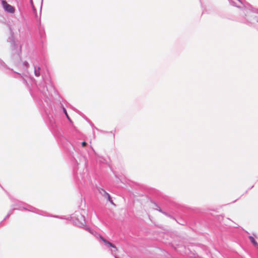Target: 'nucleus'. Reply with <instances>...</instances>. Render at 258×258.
<instances>
[{
  "mask_svg": "<svg viewBox=\"0 0 258 258\" xmlns=\"http://www.w3.org/2000/svg\"><path fill=\"white\" fill-rule=\"evenodd\" d=\"M63 111H64V113H65V114H66V116H67V118H68V119L70 120V117H69V115H68V113H67V112L66 109L65 108H63Z\"/></svg>",
  "mask_w": 258,
  "mask_h": 258,
  "instance_id": "4",
  "label": "nucleus"
},
{
  "mask_svg": "<svg viewBox=\"0 0 258 258\" xmlns=\"http://www.w3.org/2000/svg\"><path fill=\"white\" fill-rule=\"evenodd\" d=\"M249 239L250 241V242L253 244V245L256 247L257 248H258V243L256 241V240H255V239L253 237L251 236H249Z\"/></svg>",
  "mask_w": 258,
  "mask_h": 258,
  "instance_id": "3",
  "label": "nucleus"
},
{
  "mask_svg": "<svg viewBox=\"0 0 258 258\" xmlns=\"http://www.w3.org/2000/svg\"><path fill=\"white\" fill-rule=\"evenodd\" d=\"M108 199H109V200H110L111 198H110V196H109V195H108Z\"/></svg>",
  "mask_w": 258,
  "mask_h": 258,
  "instance_id": "6",
  "label": "nucleus"
},
{
  "mask_svg": "<svg viewBox=\"0 0 258 258\" xmlns=\"http://www.w3.org/2000/svg\"><path fill=\"white\" fill-rule=\"evenodd\" d=\"M100 238L105 244H106V245H108V246H109L110 247H112L114 248L115 250H117L116 247L113 244H112L111 242H109L108 241H107V240L104 239L102 236H100Z\"/></svg>",
  "mask_w": 258,
  "mask_h": 258,
  "instance_id": "2",
  "label": "nucleus"
},
{
  "mask_svg": "<svg viewBox=\"0 0 258 258\" xmlns=\"http://www.w3.org/2000/svg\"><path fill=\"white\" fill-rule=\"evenodd\" d=\"M86 145H87V143H86V142H83L82 143V147H85Z\"/></svg>",
  "mask_w": 258,
  "mask_h": 258,
  "instance_id": "5",
  "label": "nucleus"
},
{
  "mask_svg": "<svg viewBox=\"0 0 258 258\" xmlns=\"http://www.w3.org/2000/svg\"><path fill=\"white\" fill-rule=\"evenodd\" d=\"M81 224H82V225H84V223H82Z\"/></svg>",
  "mask_w": 258,
  "mask_h": 258,
  "instance_id": "7",
  "label": "nucleus"
},
{
  "mask_svg": "<svg viewBox=\"0 0 258 258\" xmlns=\"http://www.w3.org/2000/svg\"><path fill=\"white\" fill-rule=\"evenodd\" d=\"M2 3L4 8L7 12L10 13H14L15 12L14 8L8 4L6 1H2Z\"/></svg>",
  "mask_w": 258,
  "mask_h": 258,
  "instance_id": "1",
  "label": "nucleus"
}]
</instances>
